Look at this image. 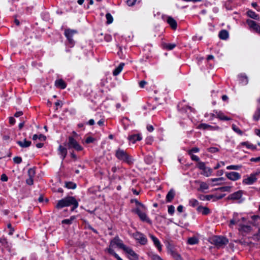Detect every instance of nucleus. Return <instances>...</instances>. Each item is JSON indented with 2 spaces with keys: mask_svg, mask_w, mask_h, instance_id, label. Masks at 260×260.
<instances>
[{
  "mask_svg": "<svg viewBox=\"0 0 260 260\" xmlns=\"http://www.w3.org/2000/svg\"><path fill=\"white\" fill-rule=\"evenodd\" d=\"M71 205L74 206L71 210L72 211H73L78 206V202L74 197H68L58 201L56 205V208L59 209L65 207L69 206Z\"/></svg>",
  "mask_w": 260,
  "mask_h": 260,
  "instance_id": "nucleus-1",
  "label": "nucleus"
},
{
  "mask_svg": "<svg viewBox=\"0 0 260 260\" xmlns=\"http://www.w3.org/2000/svg\"><path fill=\"white\" fill-rule=\"evenodd\" d=\"M116 157L121 160L126 162L128 164H132L133 163V159L124 150L118 149L116 152Z\"/></svg>",
  "mask_w": 260,
  "mask_h": 260,
  "instance_id": "nucleus-2",
  "label": "nucleus"
},
{
  "mask_svg": "<svg viewBox=\"0 0 260 260\" xmlns=\"http://www.w3.org/2000/svg\"><path fill=\"white\" fill-rule=\"evenodd\" d=\"M146 210V208L145 206H141L139 209H135L133 210V212H135L138 214L139 218L141 220L143 221H146L147 222L150 223V220L148 218L145 211Z\"/></svg>",
  "mask_w": 260,
  "mask_h": 260,
  "instance_id": "nucleus-3",
  "label": "nucleus"
},
{
  "mask_svg": "<svg viewBox=\"0 0 260 260\" xmlns=\"http://www.w3.org/2000/svg\"><path fill=\"white\" fill-rule=\"evenodd\" d=\"M64 146H67L69 149L74 148L77 151H81L83 149L78 142L72 137H69V141L64 143Z\"/></svg>",
  "mask_w": 260,
  "mask_h": 260,
  "instance_id": "nucleus-4",
  "label": "nucleus"
},
{
  "mask_svg": "<svg viewBox=\"0 0 260 260\" xmlns=\"http://www.w3.org/2000/svg\"><path fill=\"white\" fill-rule=\"evenodd\" d=\"M114 246H116L118 248H121L123 250L125 247V246L123 244L122 241L120 239H119V238L118 237H115L111 241L109 245V247L107 248L106 250L109 252V249H113L112 248Z\"/></svg>",
  "mask_w": 260,
  "mask_h": 260,
  "instance_id": "nucleus-5",
  "label": "nucleus"
},
{
  "mask_svg": "<svg viewBox=\"0 0 260 260\" xmlns=\"http://www.w3.org/2000/svg\"><path fill=\"white\" fill-rule=\"evenodd\" d=\"M228 240L223 237H215L213 239V243L217 247H221L228 244Z\"/></svg>",
  "mask_w": 260,
  "mask_h": 260,
  "instance_id": "nucleus-6",
  "label": "nucleus"
},
{
  "mask_svg": "<svg viewBox=\"0 0 260 260\" xmlns=\"http://www.w3.org/2000/svg\"><path fill=\"white\" fill-rule=\"evenodd\" d=\"M133 236L141 245H145L147 243V238L140 232H136L133 234Z\"/></svg>",
  "mask_w": 260,
  "mask_h": 260,
  "instance_id": "nucleus-7",
  "label": "nucleus"
},
{
  "mask_svg": "<svg viewBox=\"0 0 260 260\" xmlns=\"http://www.w3.org/2000/svg\"><path fill=\"white\" fill-rule=\"evenodd\" d=\"M246 22L251 29L260 34V26L258 23L250 19H248Z\"/></svg>",
  "mask_w": 260,
  "mask_h": 260,
  "instance_id": "nucleus-8",
  "label": "nucleus"
},
{
  "mask_svg": "<svg viewBox=\"0 0 260 260\" xmlns=\"http://www.w3.org/2000/svg\"><path fill=\"white\" fill-rule=\"evenodd\" d=\"M168 252L172 255L176 260H183L181 255L179 254L174 249L173 246L169 244L167 246Z\"/></svg>",
  "mask_w": 260,
  "mask_h": 260,
  "instance_id": "nucleus-9",
  "label": "nucleus"
},
{
  "mask_svg": "<svg viewBox=\"0 0 260 260\" xmlns=\"http://www.w3.org/2000/svg\"><path fill=\"white\" fill-rule=\"evenodd\" d=\"M243 192L242 190H238L233 193L231 194L227 198L228 200H238L241 198Z\"/></svg>",
  "mask_w": 260,
  "mask_h": 260,
  "instance_id": "nucleus-10",
  "label": "nucleus"
},
{
  "mask_svg": "<svg viewBox=\"0 0 260 260\" xmlns=\"http://www.w3.org/2000/svg\"><path fill=\"white\" fill-rule=\"evenodd\" d=\"M149 236L152 240L155 246L157 248L158 250L159 251H161L162 250V246L159 240L152 234H149Z\"/></svg>",
  "mask_w": 260,
  "mask_h": 260,
  "instance_id": "nucleus-11",
  "label": "nucleus"
},
{
  "mask_svg": "<svg viewBox=\"0 0 260 260\" xmlns=\"http://www.w3.org/2000/svg\"><path fill=\"white\" fill-rule=\"evenodd\" d=\"M239 231L241 232L248 233L252 230L251 227L248 225H244L241 223H239Z\"/></svg>",
  "mask_w": 260,
  "mask_h": 260,
  "instance_id": "nucleus-12",
  "label": "nucleus"
},
{
  "mask_svg": "<svg viewBox=\"0 0 260 260\" xmlns=\"http://www.w3.org/2000/svg\"><path fill=\"white\" fill-rule=\"evenodd\" d=\"M226 176L228 178L233 181L237 180L240 177V174L238 173L235 172L226 173Z\"/></svg>",
  "mask_w": 260,
  "mask_h": 260,
  "instance_id": "nucleus-13",
  "label": "nucleus"
},
{
  "mask_svg": "<svg viewBox=\"0 0 260 260\" xmlns=\"http://www.w3.org/2000/svg\"><path fill=\"white\" fill-rule=\"evenodd\" d=\"M256 180L254 175H251L250 176L243 180V182L246 184H251Z\"/></svg>",
  "mask_w": 260,
  "mask_h": 260,
  "instance_id": "nucleus-14",
  "label": "nucleus"
},
{
  "mask_svg": "<svg viewBox=\"0 0 260 260\" xmlns=\"http://www.w3.org/2000/svg\"><path fill=\"white\" fill-rule=\"evenodd\" d=\"M198 128H202V129H210L211 130H217V129H218V126H212L211 125H208V124H205V123L200 124L198 126Z\"/></svg>",
  "mask_w": 260,
  "mask_h": 260,
  "instance_id": "nucleus-15",
  "label": "nucleus"
},
{
  "mask_svg": "<svg viewBox=\"0 0 260 260\" xmlns=\"http://www.w3.org/2000/svg\"><path fill=\"white\" fill-rule=\"evenodd\" d=\"M76 33V31L74 30H67L65 31V35L68 38L69 42L71 43H73V40L72 37Z\"/></svg>",
  "mask_w": 260,
  "mask_h": 260,
  "instance_id": "nucleus-16",
  "label": "nucleus"
},
{
  "mask_svg": "<svg viewBox=\"0 0 260 260\" xmlns=\"http://www.w3.org/2000/svg\"><path fill=\"white\" fill-rule=\"evenodd\" d=\"M240 146H245L247 149H251L252 150H255L256 149V146L251 144L248 141L243 142L240 143Z\"/></svg>",
  "mask_w": 260,
  "mask_h": 260,
  "instance_id": "nucleus-17",
  "label": "nucleus"
},
{
  "mask_svg": "<svg viewBox=\"0 0 260 260\" xmlns=\"http://www.w3.org/2000/svg\"><path fill=\"white\" fill-rule=\"evenodd\" d=\"M197 211L201 213L203 215H207L209 214L210 210L207 207L199 206L197 208Z\"/></svg>",
  "mask_w": 260,
  "mask_h": 260,
  "instance_id": "nucleus-18",
  "label": "nucleus"
},
{
  "mask_svg": "<svg viewBox=\"0 0 260 260\" xmlns=\"http://www.w3.org/2000/svg\"><path fill=\"white\" fill-rule=\"evenodd\" d=\"M167 22L169 24L170 26L173 29H176L177 28V22L174 19L171 17H169L167 19Z\"/></svg>",
  "mask_w": 260,
  "mask_h": 260,
  "instance_id": "nucleus-19",
  "label": "nucleus"
},
{
  "mask_svg": "<svg viewBox=\"0 0 260 260\" xmlns=\"http://www.w3.org/2000/svg\"><path fill=\"white\" fill-rule=\"evenodd\" d=\"M58 151L59 152V154H60L62 157V159H63L67 155V149L64 147H63L61 145H59L58 147Z\"/></svg>",
  "mask_w": 260,
  "mask_h": 260,
  "instance_id": "nucleus-20",
  "label": "nucleus"
},
{
  "mask_svg": "<svg viewBox=\"0 0 260 260\" xmlns=\"http://www.w3.org/2000/svg\"><path fill=\"white\" fill-rule=\"evenodd\" d=\"M17 144L22 148H26L28 147L30 145L31 142L24 139L23 141H17Z\"/></svg>",
  "mask_w": 260,
  "mask_h": 260,
  "instance_id": "nucleus-21",
  "label": "nucleus"
},
{
  "mask_svg": "<svg viewBox=\"0 0 260 260\" xmlns=\"http://www.w3.org/2000/svg\"><path fill=\"white\" fill-rule=\"evenodd\" d=\"M128 140L133 142V143H135L136 141H140L142 140V137L140 136L139 134L137 135H133L128 137Z\"/></svg>",
  "mask_w": 260,
  "mask_h": 260,
  "instance_id": "nucleus-22",
  "label": "nucleus"
},
{
  "mask_svg": "<svg viewBox=\"0 0 260 260\" xmlns=\"http://www.w3.org/2000/svg\"><path fill=\"white\" fill-rule=\"evenodd\" d=\"M55 84L56 86L61 89H64L66 87V84L62 79L56 80L55 81Z\"/></svg>",
  "mask_w": 260,
  "mask_h": 260,
  "instance_id": "nucleus-23",
  "label": "nucleus"
},
{
  "mask_svg": "<svg viewBox=\"0 0 260 260\" xmlns=\"http://www.w3.org/2000/svg\"><path fill=\"white\" fill-rule=\"evenodd\" d=\"M219 37L222 40H226L229 37V33L226 30H222L219 34Z\"/></svg>",
  "mask_w": 260,
  "mask_h": 260,
  "instance_id": "nucleus-24",
  "label": "nucleus"
},
{
  "mask_svg": "<svg viewBox=\"0 0 260 260\" xmlns=\"http://www.w3.org/2000/svg\"><path fill=\"white\" fill-rule=\"evenodd\" d=\"M175 192L173 189H171L168 193L166 197V200L168 202H170L174 198Z\"/></svg>",
  "mask_w": 260,
  "mask_h": 260,
  "instance_id": "nucleus-25",
  "label": "nucleus"
},
{
  "mask_svg": "<svg viewBox=\"0 0 260 260\" xmlns=\"http://www.w3.org/2000/svg\"><path fill=\"white\" fill-rule=\"evenodd\" d=\"M124 66V63H121L119 65V66L114 70L113 73V75L114 76H117V75H118L121 72V71L122 70Z\"/></svg>",
  "mask_w": 260,
  "mask_h": 260,
  "instance_id": "nucleus-26",
  "label": "nucleus"
},
{
  "mask_svg": "<svg viewBox=\"0 0 260 260\" xmlns=\"http://www.w3.org/2000/svg\"><path fill=\"white\" fill-rule=\"evenodd\" d=\"M247 14L249 17L253 19L259 20V19L258 15L256 14L254 12H253L251 10L248 11L247 12Z\"/></svg>",
  "mask_w": 260,
  "mask_h": 260,
  "instance_id": "nucleus-27",
  "label": "nucleus"
},
{
  "mask_svg": "<svg viewBox=\"0 0 260 260\" xmlns=\"http://www.w3.org/2000/svg\"><path fill=\"white\" fill-rule=\"evenodd\" d=\"M124 251L126 253H128L129 255L133 256V257H136L137 255L135 253V252L130 248L125 246L123 249Z\"/></svg>",
  "mask_w": 260,
  "mask_h": 260,
  "instance_id": "nucleus-28",
  "label": "nucleus"
},
{
  "mask_svg": "<svg viewBox=\"0 0 260 260\" xmlns=\"http://www.w3.org/2000/svg\"><path fill=\"white\" fill-rule=\"evenodd\" d=\"M208 185L206 183L202 182L200 183V186L198 190L204 191V190L208 189Z\"/></svg>",
  "mask_w": 260,
  "mask_h": 260,
  "instance_id": "nucleus-29",
  "label": "nucleus"
},
{
  "mask_svg": "<svg viewBox=\"0 0 260 260\" xmlns=\"http://www.w3.org/2000/svg\"><path fill=\"white\" fill-rule=\"evenodd\" d=\"M215 190H220L221 191L230 192L231 190V186H226L221 187H219L218 188L215 189Z\"/></svg>",
  "mask_w": 260,
  "mask_h": 260,
  "instance_id": "nucleus-30",
  "label": "nucleus"
},
{
  "mask_svg": "<svg viewBox=\"0 0 260 260\" xmlns=\"http://www.w3.org/2000/svg\"><path fill=\"white\" fill-rule=\"evenodd\" d=\"M214 198V196H213V195H206V196L201 195L200 197V199L203 201L205 200H207V201H209L211 199H213Z\"/></svg>",
  "mask_w": 260,
  "mask_h": 260,
  "instance_id": "nucleus-31",
  "label": "nucleus"
},
{
  "mask_svg": "<svg viewBox=\"0 0 260 260\" xmlns=\"http://www.w3.org/2000/svg\"><path fill=\"white\" fill-rule=\"evenodd\" d=\"M75 219V216H72L70 219L62 220V224H71L72 221Z\"/></svg>",
  "mask_w": 260,
  "mask_h": 260,
  "instance_id": "nucleus-32",
  "label": "nucleus"
},
{
  "mask_svg": "<svg viewBox=\"0 0 260 260\" xmlns=\"http://www.w3.org/2000/svg\"><path fill=\"white\" fill-rule=\"evenodd\" d=\"M106 17L107 19V23L109 24H111L113 20V17L110 13H107L106 15Z\"/></svg>",
  "mask_w": 260,
  "mask_h": 260,
  "instance_id": "nucleus-33",
  "label": "nucleus"
},
{
  "mask_svg": "<svg viewBox=\"0 0 260 260\" xmlns=\"http://www.w3.org/2000/svg\"><path fill=\"white\" fill-rule=\"evenodd\" d=\"M188 243L189 244H195L198 243V240L194 237H191L188 239Z\"/></svg>",
  "mask_w": 260,
  "mask_h": 260,
  "instance_id": "nucleus-34",
  "label": "nucleus"
},
{
  "mask_svg": "<svg viewBox=\"0 0 260 260\" xmlns=\"http://www.w3.org/2000/svg\"><path fill=\"white\" fill-rule=\"evenodd\" d=\"M66 186L70 189H74L76 188V184L73 182H67L66 183Z\"/></svg>",
  "mask_w": 260,
  "mask_h": 260,
  "instance_id": "nucleus-35",
  "label": "nucleus"
},
{
  "mask_svg": "<svg viewBox=\"0 0 260 260\" xmlns=\"http://www.w3.org/2000/svg\"><path fill=\"white\" fill-rule=\"evenodd\" d=\"M232 128L236 133L240 135H242V132L235 124L232 125Z\"/></svg>",
  "mask_w": 260,
  "mask_h": 260,
  "instance_id": "nucleus-36",
  "label": "nucleus"
},
{
  "mask_svg": "<svg viewBox=\"0 0 260 260\" xmlns=\"http://www.w3.org/2000/svg\"><path fill=\"white\" fill-rule=\"evenodd\" d=\"M175 46L176 45L174 44H166L164 45V48L168 50H172L175 48Z\"/></svg>",
  "mask_w": 260,
  "mask_h": 260,
  "instance_id": "nucleus-37",
  "label": "nucleus"
},
{
  "mask_svg": "<svg viewBox=\"0 0 260 260\" xmlns=\"http://www.w3.org/2000/svg\"><path fill=\"white\" fill-rule=\"evenodd\" d=\"M109 253L114 255L117 260H122L114 251L113 249H109Z\"/></svg>",
  "mask_w": 260,
  "mask_h": 260,
  "instance_id": "nucleus-38",
  "label": "nucleus"
},
{
  "mask_svg": "<svg viewBox=\"0 0 260 260\" xmlns=\"http://www.w3.org/2000/svg\"><path fill=\"white\" fill-rule=\"evenodd\" d=\"M35 174V171L32 169H29L28 171V175L29 177H34Z\"/></svg>",
  "mask_w": 260,
  "mask_h": 260,
  "instance_id": "nucleus-39",
  "label": "nucleus"
},
{
  "mask_svg": "<svg viewBox=\"0 0 260 260\" xmlns=\"http://www.w3.org/2000/svg\"><path fill=\"white\" fill-rule=\"evenodd\" d=\"M198 167L199 169L203 170H206V168L205 167V165L204 162H199L198 165Z\"/></svg>",
  "mask_w": 260,
  "mask_h": 260,
  "instance_id": "nucleus-40",
  "label": "nucleus"
},
{
  "mask_svg": "<svg viewBox=\"0 0 260 260\" xmlns=\"http://www.w3.org/2000/svg\"><path fill=\"white\" fill-rule=\"evenodd\" d=\"M239 222L241 223L240 220H237L235 219H233L230 220V226L232 227L233 225L238 223Z\"/></svg>",
  "mask_w": 260,
  "mask_h": 260,
  "instance_id": "nucleus-41",
  "label": "nucleus"
},
{
  "mask_svg": "<svg viewBox=\"0 0 260 260\" xmlns=\"http://www.w3.org/2000/svg\"><path fill=\"white\" fill-rule=\"evenodd\" d=\"M260 117V109H258L256 113L255 114V115L253 116L254 119L255 120H258Z\"/></svg>",
  "mask_w": 260,
  "mask_h": 260,
  "instance_id": "nucleus-42",
  "label": "nucleus"
},
{
  "mask_svg": "<svg viewBox=\"0 0 260 260\" xmlns=\"http://www.w3.org/2000/svg\"><path fill=\"white\" fill-rule=\"evenodd\" d=\"M190 204L191 206L194 207L199 205V202L197 200L193 199L190 201Z\"/></svg>",
  "mask_w": 260,
  "mask_h": 260,
  "instance_id": "nucleus-43",
  "label": "nucleus"
},
{
  "mask_svg": "<svg viewBox=\"0 0 260 260\" xmlns=\"http://www.w3.org/2000/svg\"><path fill=\"white\" fill-rule=\"evenodd\" d=\"M253 238L254 240H256L257 241L260 240V229L258 230V232L257 234L253 235Z\"/></svg>",
  "mask_w": 260,
  "mask_h": 260,
  "instance_id": "nucleus-44",
  "label": "nucleus"
},
{
  "mask_svg": "<svg viewBox=\"0 0 260 260\" xmlns=\"http://www.w3.org/2000/svg\"><path fill=\"white\" fill-rule=\"evenodd\" d=\"M14 161L16 164H20L22 161V159L20 157L16 156L13 158Z\"/></svg>",
  "mask_w": 260,
  "mask_h": 260,
  "instance_id": "nucleus-45",
  "label": "nucleus"
},
{
  "mask_svg": "<svg viewBox=\"0 0 260 260\" xmlns=\"http://www.w3.org/2000/svg\"><path fill=\"white\" fill-rule=\"evenodd\" d=\"M239 168L238 166H229L226 167L228 170H238Z\"/></svg>",
  "mask_w": 260,
  "mask_h": 260,
  "instance_id": "nucleus-46",
  "label": "nucleus"
},
{
  "mask_svg": "<svg viewBox=\"0 0 260 260\" xmlns=\"http://www.w3.org/2000/svg\"><path fill=\"white\" fill-rule=\"evenodd\" d=\"M199 151V149L197 147H194L188 151L189 154H191L193 152H198Z\"/></svg>",
  "mask_w": 260,
  "mask_h": 260,
  "instance_id": "nucleus-47",
  "label": "nucleus"
},
{
  "mask_svg": "<svg viewBox=\"0 0 260 260\" xmlns=\"http://www.w3.org/2000/svg\"><path fill=\"white\" fill-rule=\"evenodd\" d=\"M208 151L211 153H215L218 152L219 149L216 147H210L208 149Z\"/></svg>",
  "mask_w": 260,
  "mask_h": 260,
  "instance_id": "nucleus-48",
  "label": "nucleus"
},
{
  "mask_svg": "<svg viewBox=\"0 0 260 260\" xmlns=\"http://www.w3.org/2000/svg\"><path fill=\"white\" fill-rule=\"evenodd\" d=\"M26 183L28 185H32L33 183H34L33 178L32 177H29V178H28L26 180Z\"/></svg>",
  "mask_w": 260,
  "mask_h": 260,
  "instance_id": "nucleus-49",
  "label": "nucleus"
},
{
  "mask_svg": "<svg viewBox=\"0 0 260 260\" xmlns=\"http://www.w3.org/2000/svg\"><path fill=\"white\" fill-rule=\"evenodd\" d=\"M7 226L10 229V231L9 232V234L10 235H13L14 230L13 228L12 227L11 224L10 223H9L7 225Z\"/></svg>",
  "mask_w": 260,
  "mask_h": 260,
  "instance_id": "nucleus-50",
  "label": "nucleus"
},
{
  "mask_svg": "<svg viewBox=\"0 0 260 260\" xmlns=\"http://www.w3.org/2000/svg\"><path fill=\"white\" fill-rule=\"evenodd\" d=\"M174 207L173 206H170L168 208V212L171 214H173L174 212Z\"/></svg>",
  "mask_w": 260,
  "mask_h": 260,
  "instance_id": "nucleus-51",
  "label": "nucleus"
},
{
  "mask_svg": "<svg viewBox=\"0 0 260 260\" xmlns=\"http://www.w3.org/2000/svg\"><path fill=\"white\" fill-rule=\"evenodd\" d=\"M137 0H127V4L129 6H132L134 5Z\"/></svg>",
  "mask_w": 260,
  "mask_h": 260,
  "instance_id": "nucleus-52",
  "label": "nucleus"
},
{
  "mask_svg": "<svg viewBox=\"0 0 260 260\" xmlns=\"http://www.w3.org/2000/svg\"><path fill=\"white\" fill-rule=\"evenodd\" d=\"M135 203H136V208L135 209H139V208H140L141 206H145L143 204H142V203H140L137 200L135 201Z\"/></svg>",
  "mask_w": 260,
  "mask_h": 260,
  "instance_id": "nucleus-53",
  "label": "nucleus"
},
{
  "mask_svg": "<svg viewBox=\"0 0 260 260\" xmlns=\"http://www.w3.org/2000/svg\"><path fill=\"white\" fill-rule=\"evenodd\" d=\"M189 155L191 156V158L192 160H194L196 161H199V158L197 156L193 155V154H189Z\"/></svg>",
  "mask_w": 260,
  "mask_h": 260,
  "instance_id": "nucleus-54",
  "label": "nucleus"
},
{
  "mask_svg": "<svg viewBox=\"0 0 260 260\" xmlns=\"http://www.w3.org/2000/svg\"><path fill=\"white\" fill-rule=\"evenodd\" d=\"M8 177L6 176V174H3L1 176V180L2 181H8Z\"/></svg>",
  "mask_w": 260,
  "mask_h": 260,
  "instance_id": "nucleus-55",
  "label": "nucleus"
},
{
  "mask_svg": "<svg viewBox=\"0 0 260 260\" xmlns=\"http://www.w3.org/2000/svg\"><path fill=\"white\" fill-rule=\"evenodd\" d=\"M94 139L91 137H88L86 140V143H90L93 142Z\"/></svg>",
  "mask_w": 260,
  "mask_h": 260,
  "instance_id": "nucleus-56",
  "label": "nucleus"
},
{
  "mask_svg": "<svg viewBox=\"0 0 260 260\" xmlns=\"http://www.w3.org/2000/svg\"><path fill=\"white\" fill-rule=\"evenodd\" d=\"M218 117L221 120H230V118L224 116L218 115Z\"/></svg>",
  "mask_w": 260,
  "mask_h": 260,
  "instance_id": "nucleus-57",
  "label": "nucleus"
},
{
  "mask_svg": "<svg viewBox=\"0 0 260 260\" xmlns=\"http://www.w3.org/2000/svg\"><path fill=\"white\" fill-rule=\"evenodd\" d=\"M251 161H255V162H258L260 161V156L257 157L256 158H251L250 159Z\"/></svg>",
  "mask_w": 260,
  "mask_h": 260,
  "instance_id": "nucleus-58",
  "label": "nucleus"
},
{
  "mask_svg": "<svg viewBox=\"0 0 260 260\" xmlns=\"http://www.w3.org/2000/svg\"><path fill=\"white\" fill-rule=\"evenodd\" d=\"M9 122L11 124H13L15 122V120L13 117H9Z\"/></svg>",
  "mask_w": 260,
  "mask_h": 260,
  "instance_id": "nucleus-59",
  "label": "nucleus"
},
{
  "mask_svg": "<svg viewBox=\"0 0 260 260\" xmlns=\"http://www.w3.org/2000/svg\"><path fill=\"white\" fill-rule=\"evenodd\" d=\"M224 196V194L221 195V196H219L218 197L214 196V198H213L214 201H215L220 200V199H222Z\"/></svg>",
  "mask_w": 260,
  "mask_h": 260,
  "instance_id": "nucleus-60",
  "label": "nucleus"
},
{
  "mask_svg": "<svg viewBox=\"0 0 260 260\" xmlns=\"http://www.w3.org/2000/svg\"><path fill=\"white\" fill-rule=\"evenodd\" d=\"M23 112L22 111H18L15 113L14 116L15 117H18L21 115H22Z\"/></svg>",
  "mask_w": 260,
  "mask_h": 260,
  "instance_id": "nucleus-61",
  "label": "nucleus"
},
{
  "mask_svg": "<svg viewBox=\"0 0 260 260\" xmlns=\"http://www.w3.org/2000/svg\"><path fill=\"white\" fill-rule=\"evenodd\" d=\"M241 77L242 79H245V82H246V84H247L248 83V78L247 77L246 75H241Z\"/></svg>",
  "mask_w": 260,
  "mask_h": 260,
  "instance_id": "nucleus-62",
  "label": "nucleus"
},
{
  "mask_svg": "<svg viewBox=\"0 0 260 260\" xmlns=\"http://www.w3.org/2000/svg\"><path fill=\"white\" fill-rule=\"evenodd\" d=\"M146 84V82H145V81H141L139 83L140 86L142 88H143Z\"/></svg>",
  "mask_w": 260,
  "mask_h": 260,
  "instance_id": "nucleus-63",
  "label": "nucleus"
},
{
  "mask_svg": "<svg viewBox=\"0 0 260 260\" xmlns=\"http://www.w3.org/2000/svg\"><path fill=\"white\" fill-rule=\"evenodd\" d=\"M39 139L41 140L45 141L46 139V136L41 134L39 136Z\"/></svg>",
  "mask_w": 260,
  "mask_h": 260,
  "instance_id": "nucleus-64",
  "label": "nucleus"
}]
</instances>
